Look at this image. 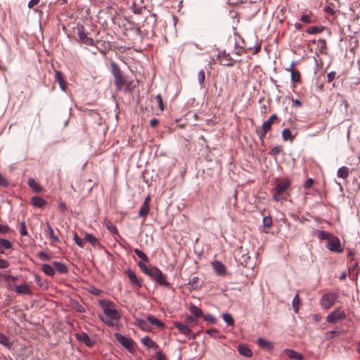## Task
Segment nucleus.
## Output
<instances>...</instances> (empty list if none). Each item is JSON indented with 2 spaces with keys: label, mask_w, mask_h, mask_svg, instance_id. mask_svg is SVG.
Wrapping results in <instances>:
<instances>
[{
  "label": "nucleus",
  "mask_w": 360,
  "mask_h": 360,
  "mask_svg": "<svg viewBox=\"0 0 360 360\" xmlns=\"http://www.w3.org/2000/svg\"><path fill=\"white\" fill-rule=\"evenodd\" d=\"M74 240L75 241V243L80 248L84 247V242L83 240L78 236V235L75 233L74 236Z\"/></svg>",
  "instance_id": "45"
},
{
  "label": "nucleus",
  "mask_w": 360,
  "mask_h": 360,
  "mask_svg": "<svg viewBox=\"0 0 360 360\" xmlns=\"http://www.w3.org/2000/svg\"><path fill=\"white\" fill-rule=\"evenodd\" d=\"M45 233L48 234L51 240L53 243H60L59 238L54 233V231L49 222L46 223Z\"/></svg>",
  "instance_id": "19"
},
{
  "label": "nucleus",
  "mask_w": 360,
  "mask_h": 360,
  "mask_svg": "<svg viewBox=\"0 0 360 360\" xmlns=\"http://www.w3.org/2000/svg\"><path fill=\"white\" fill-rule=\"evenodd\" d=\"M8 185V181L0 174V186L6 187Z\"/></svg>",
  "instance_id": "54"
},
{
  "label": "nucleus",
  "mask_w": 360,
  "mask_h": 360,
  "mask_svg": "<svg viewBox=\"0 0 360 360\" xmlns=\"http://www.w3.org/2000/svg\"><path fill=\"white\" fill-rule=\"evenodd\" d=\"M0 245L4 249H10L12 248L11 243L8 240L4 238H0Z\"/></svg>",
  "instance_id": "39"
},
{
  "label": "nucleus",
  "mask_w": 360,
  "mask_h": 360,
  "mask_svg": "<svg viewBox=\"0 0 360 360\" xmlns=\"http://www.w3.org/2000/svg\"><path fill=\"white\" fill-rule=\"evenodd\" d=\"M111 72L114 77V83L117 91H120L124 86H126L124 91H129L131 82L126 80L122 75V72L115 62L110 63Z\"/></svg>",
  "instance_id": "4"
},
{
  "label": "nucleus",
  "mask_w": 360,
  "mask_h": 360,
  "mask_svg": "<svg viewBox=\"0 0 360 360\" xmlns=\"http://www.w3.org/2000/svg\"><path fill=\"white\" fill-rule=\"evenodd\" d=\"M143 344L148 348H158V344L153 339H141Z\"/></svg>",
  "instance_id": "29"
},
{
  "label": "nucleus",
  "mask_w": 360,
  "mask_h": 360,
  "mask_svg": "<svg viewBox=\"0 0 360 360\" xmlns=\"http://www.w3.org/2000/svg\"><path fill=\"white\" fill-rule=\"evenodd\" d=\"M77 34L79 39V41L88 46H94V41L91 37H89L86 32H84V28L83 26H81L77 28Z\"/></svg>",
  "instance_id": "9"
},
{
  "label": "nucleus",
  "mask_w": 360,
  "mask_h": 360,
  "mask_svg": "<svg viewBox=\"0 0 360 360\" xmlns=\"http://www.w3.org/2000/svg\"><path fill=\"white\" fill-rule=\"evenodd\" d=\"M55 79L59 84L61 90L65 91L67 88V82L65 81L63 73L60 71H56L55 73Z\"/></svg>",
  "instance_id": "17"
},
{
  "label": "nucleus",
  "mask_w": 360,
  "mask_h": 360,
  "mask_svg": "<svg viewBox=\"0 0 360 360\" xmlns=\"http://www.w3.org/2000/svg\"><path fill=\"white\" fill-rule=\"evenodd\" d=\"M212 265L217 274L224 276L226 274V267L221 262L215 261L212 262Z\"/></svg>",
  "instance_id": "18"
},
{
  "label": "nucleus",
  "mask_w": 360,
  "mask_h": 360,
  "mask_svg": "<svg viewBox=\"0 0 360 360\" xmlns=\"http://www.w3.org/2000/svg\"><path fill=\"white\" fill-rule=\"evenodd\" d=\"M179 329L182 331L183 333H184L185 335L186 334L187 332L189 331V329L187 328V326H182V327H179Z\"/></svg>",
  "instance_id": "63"
},
{
  "label": "nucleus",
  "mask_w": 360,
  "mask_h": 360,
  "mask_svg": "<svg viewBox=\"0 0 360 360\" xmlns=\"http://www.w3.org/2000/svg\"><path fill=\"white\" fill-rule=\"evenodd\" d=\"M100 306L103 310V314H100L101 320L108 326H115L120 319V313L117 309L115 304L107 300H101Z\"/></svg>",
  "instance_id": "1"
},
{
  "label": "nucleus",
  "mask_w": 360,
  "mask_h": 360,
  "mask_svg": "<svg viewBox=\"0 0 360 360\" xmlns=\"http://www.w3.org/2000/svg\"><path fill=\"white\" fill-rule=\"evenodd\" d=\"M300 20L302 22L304 23H311L314 22V20L312 19V14H303L300 17Z\"/></svg>",
  "instance_id": "35"
},
{
  "label": "nucleus",
  "mask_w": 360,
  "mask_h": 360,
  "mask_svg": "<svg viewBox=\"0 0 360 360\" xmlns=\"http://www.w3.org/2000/svg\"><path fill=\"white\" fill-rule=\"evenodd\" d=\"M52 265L54 266V269L60 274H65L68 272V267L63 263L59 262H53Z\"/></svg>",
  "instance_id": "23"
},
{
  "label": "nucleus",
  "mask_w": 360,
  "mask_h": 360,
  "mask_svg": "<svg viewBox=\"0 0 360 360\" xmlns=\"http://www.w3.org/2000/svg\"><path fill=\"white\" fill-rule=\"evenodd\" d=\"M349 176V169L347 167H341L338 171V176L342 179H346Z\"/></svg>",
  "instance_id": "27"
},
{
  "label": "nucleus",
  "mask_w": 360,
  "mask_h": 360,
  "mask_svg": "<svg viewBox=\"0 0 360 360\" xmlns=\"http://www.w3.org/2000/svg\"><path fill=\"white\" fill-rule=\"evenodd\" d=\"M17 280V277L11 276V275H6L5 276V281H15Z\"/></svg>",
  "instance_id": "59"
},
{
  "label": "nucleus",
  "mask_w": 360,
  "mask_h": 360,
  "mask_svg": "<svg viewBox=\"0 0 360 360\" xmlns=\"http://www.w3.org/2000/svg\"><path fill=\"white\" fill-rule=\"evenodd\" d=\"M106 229L112 233V235L118 234V231L116 226L111 222H108L106 224Z\"/></svg>",
  "instance_id": "36"
},
{
  "label": "nucleus",
  "mask_w": 360,
  "mask_h": 360,
  "mask_svg": "<svg viewBox=\"0 0 360 360\" xmlns=\"http://www.w3.org/2000/svg\"><path fill=\"white\" fill-rule=\"evenodd\" d=\"M323 27H309L306 30V32L310 34H315L323 31Z\"/></svg>",
  "instance_id": "31"
},
{
  "label": "nucleus",
  "mask_w": 360,
  "mask_h": 360,
  "mask_svg": "<svg viewBox=\"0 0 360 360\" xmlns=\"http://www.w3.org/2000/svg\"><path fill=\"white\" fill-rule=\"evenodd\" d=\"M189 309L191 313H192L196 317H202L203 316L202 310L195 305H191Z\"/></svg>",
  "instance_id": "30"
},
{
  "label": "nucleus",
  "mask_w": 360,
  "mask_h": 360,
  "mask_svg": "<svg viewBox=\"0 0 360 360\" xmlns=\"http://www.w3.org/2000/svg\"><path fill=\"white\" fill-rule=\"evenodd\" d=\"M283 146H276L273 147L270 151V154L271 155H277L280 154L283 151Z\"/></svg>",
  "instance_id": "38"
},
{
  "label": "nucleus",
  "mask_w": 360,
  "mask_h": 360,
  "mask_svg": "<svg viewBox=\"0 0 360 360\" xmlns=\"http://www.w3.org/2000/svg\"><path fill=\"white\" fill-rule=\"evenodd\" d=\"M156 100H157L160 110L161 111H163L165 108H164L163 100H162V96L160 94H158L156 96Z\"/></svg>",
  "instance_id": "43"
},
{
  "label": "nucleus",
  "mask_w": 360,
  "mask_h": 360,
  "mask_svg": "<svg viewBox=\"0 0 360 360\" xmlns=\"http://www.w3.org/2000/svg\"><path fill=\"white\" fill-rule=\"evenodd\" d=\"M238 351L239 354L245 357H252V352L250 348L245 344H240L238 345Z\"/></svg>",
  "instance_id": "15"
},
{
  "label": "nucleus",
  "mask_w": 360,
  "mask_h": 360,
  "mask_svg": "<svg viewBox=\"0 0 360 360\" xmlns=\"http://www.w3.org/2000/svg\"><path fill=\"white\" fill-rule=\"evenodd\" d=\"M78 340L83 342L89 347H92L96 343L95 339H78Z\"/></svg>",
  "instance_id": "41"
},
{
  "label": "nucleus",
  "mask_w": 360,
  "mask_h": 360,
  "mask_svg": "<svg viewBox=\"0 0 360 360\" xmlns=\"http://www.w3.org/2000/svg\"><path fill=\"white\" fill-rule=\"evenodd\" d=\"M32 203L35 207L42 208L46 205V201L39 196H34L32 198Z\"/></svg>",
  "instance_id": "25"
},
{
  "label": "nucleus",
  "mask_w": 360,
  "mask_h": 360,
  "mask_svg": "<svg viewBox=\"0 0 360 360\" xmlns=\"http://www.w3.org/2000/svg\"><path fill=\"white\" fill-rule=\"evenodd\" d=\"M204 319L210 323H214L216 322V318L214 317L211 314H207L204 316Z\"/></svg>",
  "instance_id": "48"
},
{
  "label": "nucleus",
  "mask_w": 360,
  "mask_h": 360,
  "mask_svg": "<svg viewBox=\"0 0 360 360\" xmlns=\"http://www.w3.org/2000/svg\"><path fill=\"white\" fill-rule=\"evenodd\" d=\"M117 340L130 353L133 354L136 352V344L133 339H117Z\"/></svg>",
  "instance_id": "13"
},
{
  "label": "nucleus",
  "mask_w": 360,
  "mask_h": 360,
  "mask_svg": "<svg viewBox=\"0 0 360 360\" xmlns=\"http://www.w3.org/2000/svg\"><path fill=\"white\" fill-rule=\"evenodd\" d=\"M40 0H30L28 3V7L32 8L34 6L39 4Z\"/></svg>",
  "instance_id": "58"
},
{
  "label": "nucleus",
  "mask_w": 360,
  "mask_h": 360,
  "mask_svg": "<svg viewBox=\"0 0 360 360\" xmlns=\"http://www.w3.org/2000/svg\"><path fill=\"white\" fill-rule=\"evenodd\" d=\"M205 72L203 70L199 71L198 74V79L200 84H202L205 80Z\"/></svg>",
  "instance_id": "49"
},
{
  "label": "nucleus",
  "mask_w": 360,
  "mask_h": 360,
  "mask_svg": "<svg viewBox=\"0 0 360 360\" xmlns=\"http://www.w3.org/2000/svg\"><path fill=\"white\" fill-rule=\"evenodd\" d=\"M291 186V181L288 178L277 179L272 190V198L276 202L287 201L290 193L288 189Z\"/></svg>",
  "instance_id": "2"
},
{
  "label": "nucleus",
  "mask_w": 360,
  "mask_h": 360,
  "mask_svg": "<svg viewBox=\"0 0 360 360\" xmlns=\"http://www.w3.org/2000/svg\"><path fill=\"white\" fill-rule=\"evenodd\" d=\"M38 256H39V257L40 259H41L43 260L49 261L51 259L50 256L47 253H46L45 252H40L38 254Z\"/></svg>",
  "instance_id": "47"
},
{
  "label": "nucleus",
  "mask_w": 360,
  "mask_h": 360,
  "mask_svg": "<svg viewBox=\"0 0 360 360\" xmlns=\"http://www.w3.org/2000/svg\"><path fill=\"white\" fill-rule=\"evenodd\" d=\"M278 120V116L276 114H274L270 116L268 120L263 123L260 130H257V134L262 143L264 142L266 133L271 129L272 124Z\"/></svg>",
  "instance_id": "5"
},
{
  "label": "nucleus",
  "mask_w": 360,
  "mask_h": 360,
  "mask_svg": "<svg viewBox=\"0 0 360 360\" xmlns=\"http://www.w3.org/2000/svg\"><path fill=\"white\" fill-rule=\"evenodd\" d=\"M309 318L311 321L316 323L321 319V316L318 314H314L310 315Z\"/></svg>",
  "instance_id": "46"
},
{
  "label": "nucleus",
  "mask_w": 360,
  "mask_h": 360,
  "mask_svg": "<svg viewBox=\"0 0 360 360\" xmlns=\"http://www.w3.org/2000/svg\"><path fill=\"white\" fill-rule=\"evenodd\" d=\"M19 231H20V233L21 236H27V235L25 223L24 221L20 223Z\"/></svg>",
  "instance_id": "44"
},
{
  "label": "nucleus",
  "mask_w": 360,
  "mask_h": 360,
  "mask_svg": "<svg viewBox=\"0 0 360 360\" xmlns=\"http://www.w3.org/2000/svg\"><path fill=\"white\" fill-rule=\"evenodd\" d=\"M10 231V228L7 225H0V233H6Z\"/></svg>",
  "instance_id": "56"
},
{
  "label": "nucleus",
  "mask_w": 360,
  "mask_h": 360,
  "mask_svg": "<svg viewBox=\"0 0 360 360\" xmlns=\"http://www.w3.org/2000/svg\"><path fill=\"white\" fill-rule=\"evenodd\" d=\"M282 137L284 141H288V140L292 141V139L295 138V136L291 134V131L289 129H284L283 130Z\"/></svg>",
  "instance_id": "33"
},
{
  "label": "nucleus",
  "mask_w": 360,
  "mask_h": 360,
  "mask_svg": "<svg viewBox=\"0 0 360 360\" xmlns=\"http://www.w3.org/2000/svg\"><path fill=\"white\" fill-rule=\"evenodd\" d=\"M283 352L291 359L303 360L304 356L302 354L292 349H285Z\"/></svg>",
  "instance_id": "20"
},
{
  "label": "nucleus",
  "mask_w": 360,
  "mask_h": 360,
  "mask_svg": "<svg viewBox=\"0 0 360 360\" xmlns=\"http://www.w3.org/2000/svg\"><path fill=\"white\" fill-rule=\"evenodd\" d=\"M41 270L45 274H46L49 276H53L55 274V269L53 265L44 264L41 266Z\"/></svg>",
  "instance_id": "26"
},
{
  "label": "nucleus",
  "mask_w": 360,
  "mask_h": 360,
  "mask_svg": "<svg viewBox=\"0 0 360 360\" xmlns=\"http://www.w3.org/2000/svg\"><path fill=\"white\" fill-rule=\"evenodd\" d=\"M336 76V72H329L328 75H327V82H331L334 80L335 77Z\"/></svg>",
  "instance_id": "51"
},
{
  "label": "nucleus",
  "mask_w": 360,
  "mask_h": 360,
  "mask_svg": "<svg viewBox=\"0 0 360 360\" xmlns=\"http://www.w3.org/2000/svg\"><path fill=\"white\" fill-rule=\"evenodd\" d=\"M314 184V180L312 179H308L304 183V187L306 189H309Z\"/></svg>",
  "instance_id": "53"
},
{
  "label": "nucleus",
  "mask_w": 360,
  "mask_h": 360,
  "mask_svg": "<svg viewBox=\"0 0 360 360\" xmlns=\"http://www.w3.org/2000/svg\"><path fill=\"white\" fill-rule=\"evenodd\" d=\"M292 102L293 105H295L297 107H301L302 105V102L298 99H292Z\"/></svg>",
  "instance_id": "61"
},
{
  "label": "nucleus",
  "mask_w": 360,
  "mask_h": 360,
  "mask_svg": "<svg viewBox=\"0 0 360 360\" xmlns=\"http://www.w3.org/2000/svg\"><path fill=\"white\" fill-rule=\"evenodd\" d=\"M318 42H319V46L320 47L321 51H322V50L326 49V43L325 39H319L318 41Z\"/></svg>",
  "instance_id": "57"
},
{
  "label": "nucleus",
  "mask_w": 360,
  "mask_h": 360,
  "mask_svg": "<svg viewBox=\"0 0 360 360\" xmlns=\"http://www.w3.org/2000/svg\"><path fill=\"white\" fill-rule=\"evenodd\" d=\"M218 60L219 63L222 65L226 66H232L233 65V59L229 53H226L225 51H219L218 53Z\"/></svg>",
  "instance_id": "11"
},
{
  "label": "nucleus",
  "mask_w": 360,
  "mask_h": 360,
  "mask_svg": "<svg viewBox=\"0 0 360 360\" xmlns=\"http://www.w3.org/2000/svg\"><path fill=\"white\" fill-rule=\"evenodd\" d=\"M16 293L19 295H31L32 290L27 284L17 285L15 288Z\"/></svg>",
  "instance_id": "22"
},
{
  "label": "nucleus",
  "mask_w": 360,
  "mask_h": 360,
  "mask_svg": "<svg viewBox=\"0 0 360 360\" xmlns=\"http://www.w3.org/2000/svg\"><path fill=\"white\" fill-rule=\"evenodd\" d=\"M300 296L298 294H297L293 300H292V308L294 309V311L297 313L299 311V308H300Z\"/></svg>",
  "instance_id": "32"
},
{
  "label": "nucleus",
  "mask_w": 360,
  "mask_h": 360,
  "mask_svg": "<svg viewBox=\"0 0 360 360\" xmlns=\"http://www.w3.org/2000/svg\"><path fill=\"white\" fill-rule=\"evenodd\" d=\"M257 342L262 348L269 352L274 347V343L267 339H257Z\"/></svg>",
  "instance_id": "16"
},
{
  "label": "nucleus",
  "mask_w": 360,
  "mask_h": 360,
  "mask_svg": "<svg viewBox=\"0 0 360 360\" xmlns=\"http://www.w3.org/2000/svg\"><path fill=\"white\" fill-rule=\"evenodd\" d=\"M9 266V262L6 260L0 258V269H6Z\"/></svg>",
  "instance_id": "50"
},
{
  "label": "nucleus",
  "mask_w": 360,
  "mask_h": 360,
  "mask_svg": "<svg viewBox=\"0 0 360 360\" xmlns=\"http://www.w3.org/2000/svg\"><path fill=\"white\" fill-rule=\"evenodd\" d=\"M288 71L290 72V73L292 72V71H296L297 70V69H295V63H291L289 68L287 69Z\"/></svg>",
  "instance_id": "62"
},
{
  "label": "nucleus",
  "mask_w": 360,
  "mask_h": 360,
  "mask_svg": "<svg viewBox=\"0 0 360 360\" xmlns=\"http://www.w3.org/2000/svg\"><path fill=\"white\" fill-rule=\"evenodd\" d=\"M318 236L319 238L322 240H329L330 238V235L328 233L324 232L323 231H319Z\"/></svg>",
  "instance_id": "42"
},
{
  "label": "nucleus",
  "mask_w": 360,
  "mask_h": 360,
  "mask_svg": "<svg viewBox=\"0 0 360 360\" xmlns=\"http://www.w3.org/2000/svg\"><path fill=\"white\" fill-rule=\"evenodd\" d=\"M27 184L36 193H41L44 190L43 187L32 178L28 179Z\"/></svg>",
  "instance_id": "21"
},
{
  "label": "nucleus",
  "mask_w": 360,
  "mask_h": 360,
  "mask_svg": "<svg viewBox=\"0 0 360 360\" xmlns=\"http://www.w3.org/2000/svg\"><path fill=\"white\" fill-rule=\"evenodd\" d=\"M337 299V293L327 292L321 297L320 304L323 308L328 309L335 303Z\"/></svg>",
  "instance_id": "6"
},
{
  "label": "nucleus",
  "mask_w": 360,
  "mask_h": 360,
  "mask_svg": "<svg viewBox=\"0 0 360 360\" xmlns=\"http://www.w3.org/2000/svg\"><path fill=\"white\" fill-rule=\"evenodd\" d=\"M84 239L85 241L89 243L91 245H92L94 247L101 245V243H100L99 240L96 237L93 236L92 234L85 233Z\"/></svg>",
  "instance_id": "24"
},
{
  "label": "nucleus",
  "mask_w": 360,
  "mask_h": 360,
  "mask_svg": "<svg viewBox=\"0 0 360 360\" xmlns=\"http://www.w3.org/2000/svg\"><path fill=\"white\" fill-rule=\"evenodd\" d=\"M346 318V314L344 311L338 309L331 313H330L327 317L326 320L328 323H335L339 321L343 320Z\"/></svg>",
  "instance_id": "8"
},
{
  "label": "nucleus",
  "mask_w": 360,
  "mask_h": 360,
  "mask_svg": "<svg viewBox=\"0 0 360 360\" xmlns=\"http://www.w3.org/2000/svg\"><path fill=\"white\" fill-rule=\"evenodd\" d=\"M138 266L145 274L153 281H156L160 285L165 287L169 286L170 284L167 281V276L164 275L161 270L158 267H148L146 264L141 262H139Z\"/></svg>",
  "instance_id": "3"
},
{
  "label": "nucleus",
  "mask_w": 360,
  "mask_h": 360,
  "mask_svg": "<svg viewBox=\"0 0 360 360\" xmlns=\"http://www.w3.org/2000/svg\"><path fill=\"white\" fill-rule=\"evenodd\" d=\"M325 11H326V13H330L331 15L334 14L333 10L331 8L328 7V6L325 8Z\"/></svg>",
  "instance_id": "64"
},
{
  "label": "nucleus",
  "mask_w": 360,
  "mask_h": 360,
  "mask_svg": "<svg viewBox=\"0 0 360 360\" xmlns=\"http://www.w3.org/2000/svg\"><path fill=\"white\" fill-rule=\"evenodd\" d=\"M150 202V196H148L144 200L143 203L141 205L139 212V216L140 217H143L146 219L147 217L148 212H149V205Z\"/></svg>",
  "instance_id": "14"
},
{
  "label": "nucleus",
  "mask_w": 360,
  "mask_h": 360,
  "mask_svg": "<svg viewBox=\"0 0 360 360\" xmlns=\"http://www.w3.org/2000/svg\"><path fill=\"white\" fill-rule=\"evenodd\" d=\"M148 324H150L153 326H156L157 328H162L164 327V323L160 321L157 318L153 316H148L146 318V321H141L140 323V326L143 328V330H147Z\"/></svg>",
  "instance_id": "7"
},
{
  "label": "nucleus",
  "mask_w": 360,
  "mask_h": 360,
  "mask_svg": "<svg viewBox=\"0 0 360 360\" xmlns=\"http://www.w3.org/2000/svg\"><path fill=\"white\" fill-rule=\"evenodd\" d=\"M0 344L9 348L11 342H10V339H0Z\"/></svg>",
  "instance_id": "55"
},
{
  "label": "nucleus",
  "mask_w": 360,
  "mask_h": 360,
  "mask_svg": "<svg viewBox=\"0 0 360 360\" xmlns=\"http://www.w3.org/2000/svg\"><path fill=\"white\" fill-rule=\"evenodd\" d=\"M222 318H223L224 321L229 326H231L234 323V321H233V319L232 316L231 314H224L222 315Z\"/></svg>",
  "instance_id": "37"
},
{
  "label": "nucleus",
  "mask_w": 360,
  "mask_h": 360,
  "mask_svg": "<svg viewBox=\"0 0 360 360\" xmlns=\"http://www.w3.org/2000/svg\"><path fill=\"white\" fill-rule=\"evenodd\" d=\"M291 74V82L293 84L300 83L301 81V74L299 70L292 71Z\"/></svg>",
  "instance_id": "28"
},
{
  "label": "nucleus",
  "mask_w": 360,
  "mask_h": 360,
  "mask_svg": "<svg viewBox=\"0 0 360 360\" xmlns=\"http://www.w3.org/2000/svg\"><path fill=\"white\" fill-rule=\"evenodd\" d=\"M159 124V120H157V119H153L150 120V125L152 127H156Z\"/></svg>",
  "instance_id": "60"
},
{
  "label": "nucleus",
  "mask_w": 360,
  "mask_h": 360,
  "mask_svg": "<svg viewBox=\"0 0 360 360\" xmlns=\"http://www.w3.org/2000/svg\"><path fill=\"white\" fill-rule=\"evenodd\" d=\"M263 225L267 229H270L272 226V219L271 217H264L263 219Z\"/></svg>",
  "instance_id": "40"
},
{
  "label": "nucleus",
  "mask_w": 360,
  "mask_h": 360,
  "mask_svg": "<svg viewBox=\"0 0 360 360\" xmlns=\"http://www.w3.org/2000/svg\"><path fill=\"white\" fill-rule=\"evenodd\" d=\"M134 252L144 262H148L149 259H148V256L143 251L140 250L139 249L136 248V249H134Z\"/></svg>",
  "instance_id": "34"
},
{
  "label": "nucleus",
  "mask_w": 360,
  "mask_h": 360,
  "mask_svg": "<svg viewBox=\"0 0 360 360\" xmlns=\"http://www.w3.org/2000/svg\"><path fill=\"white\" fill-rule=\"evenodd\" d=\"M156 360H167L165 355L161 351L156 352Z\"/></svg>",
  "instance_id": "52"
},
{
  "label": "nucleus",
  "mask_w": 360,
  "mask_h": 360,
  "mask_svg": "<svg viewBox=\"0 0 360 360\" xmlns=\"http://www.w3.org/2000/svg\"><path fill=\"white\" fill-rule=\"evenodd\" d=\"M327 248L333 252H342V248H341L340 241L337 237H330L328 241Z\"/></svg>",
  "instance_id": "10"
},
{
  "label": "nucleus",
  "mask_w": 360,
  "mask_h": 360,
  "mask_svg": "<svg viewBox=\"0 0 360 360\" xmlns=\"http://www.w3.org/2000/svg\"><path fill=\"white\" fill-rule=\"evenodd\" d=\"M125 273L132 285L137 288H141L142 286V280L136 276L134 271H131V269H128Z\"/></svg>",
  "instance_id": "12"
}]
</instances>
